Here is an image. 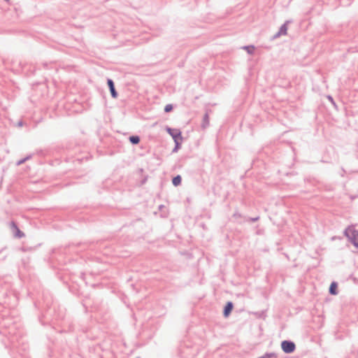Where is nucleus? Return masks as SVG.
I'll list each match as a JSON object with an SVG mask.
<instances>
[{"label":"nucleus","instance_id":"obj_1","mask_svg":"<svg viewBox=\"0 0 358 358\" xmlns=\"http://www.w3.org/2000/svg\"><path fill=\"white\" fill-rule=\"evenodd\" d=\"M344 235L348 241L356 248H358V230L353 227H348L344 231Z\"/></svg>","mask_w":358,"mask_h":358},{"label":"nucleus","instance_id":"obj_2","mask_svg":"<svg viewBox=\"0 0 358 358\" xmlns=\"http://www.w3.org/2000/svg\"><path fill=\"white\" fill-rule=\"evenodd\" d=\"M282 350L286 354H291L296 350L294 342L290 340H284L280 344Z\"/></svg>","mask_w":358,"mask_h":358},{"label":"nucleus","instance_id":"obj_3","mask_svg":"<svg viewBox=\"0 0 358 358\" xmlns=\"http://www.w3.org/2000/svg\"><path fill=\"white\" fill-rule=\"evenodd\" d=\"M166 131L172 137L173 141H180L183 139L182 132L178 129H174L167 126L166 127Z\"/></svg>","mask_w":358,"mask_h":358},{"label":"nucleus","instance_id":"obj_4","mask_svg":"<svg viewBox=\"0 0 358 358\" xmlns=\"http://www.w3.org/2000/svg\"><path fill=\"white\" fill-rule=\"evenodd\" d=\"M10 227L11 228L12 232L15 238H21L24 236V234L22 231L18 227L17 223L14 221H12L10 223Z\"/></svg>","mask_w":358,"mask_h":358},{"label":"nucleus","instance_id":"obj_5","mask_svg":"<svg viewBox=\"0 0 358 358\" xmlns=\"http://www.w3.org/2000/svg\"><path fill=\"white\" fill-rule=\"evenodd\" d=\"M107 85L112 98L116 99L118 96V93L115 90V83L111 78H107Z\"/></svg>","mask_w":358,"mask_h":358},{"label":"nucleus","instance_id":"obj_6","mask_svg":"<svg viewBox=\"0 0 358 358\" xmlns=\"http://www.w3.org/2000/svg\"><path fill=\"white\" fill-rule=\"evenodd\" d=\"M234 308V303L231 301H227L223 308V316L227 317L231 314Z\"/></svg>","mask_w":358,"mask_h":358},{"label":"nucleus","instance_id":"obj_7","mask_svg":"<svg viewBox=\"0 0 358 358\" xmlns=\"http://www.w3.org/2000/svg\"><path fill=\"white\" fill-rule=\"evenodd\" d=\"M329 293L331 295H336L338 294V283L335 281H333L329 288Z\"/></svg>","mask_w":358,"mask_h":358},{"label":"nucleus","instance_id":"obj_8","mask_svg":"<svg viewBox=\"0 0 358 358\" xmlns=\"http://www.w3.org/2000/svg\"><path fill=\"white\" fill-rule=\"evenodd\" d=\"M289 22H290V21L287 20V21L285 22L284 24H282L280 26V29L278 30L280 34H282V35H286L287 34V25H288V24Z\"/></svg>","mask_w":358,"mask_h":358},{"label":"nucleus","instance_id":"obj_9","mask_svg":"<svg viewBox=\"0 0 358 358\" xmlns=\"http://www.w3.org/2000/svg\"><path fill=\"white\" fill-rule=\"evenodd\" d=\"M129 141L132 145H138L141 141V138L138 135H131L129 137Z\"/></svg>","mask_w":358,"mask_h":358},{"label":"nucleus","instance_id":"obj_10","mask_svg":"<svg viewBox=\"0 0 358 358\" xmlns=\"http://www.w3.org/2000/svg\"><path fill=\"white\" fill-rule=\"evenodd\" d=\"M182 177L180 175H176L172 178V184L175 187H178L181 185Z\"/></svg>","mask_w":358,"mask_h":358},{"label":"nucleus","instance_id":"obj_11","mask_svg":"<svg viewBox=\"0 0 358 358\" xmlns=\"http://www.w3.org/2000/svg\"><path fill=\"white\" fill-rule=\"evenodd\" d=\"M209 125V116L208 113H205L202 120V128H206Z\"/></svg>","mask_w":358,"mask_h":358},{"label":"nucleus","instance_id":"obj_12","mask_svg":"<svg viewBox=\"0 0 358 358\" xmlns=\"http://www.w3.org/2000/svg\"><path fill=\"white\" fill-rule=\"evenodd\" d=\"M182 142V140L174 141L175 146L172 150L173 153L177 152L181 148Z\"/></svg>","mask_w":358,"mask_h":358},{"label":"nucleus","instance_id":"obj_13","mask_svg":"<svg viewBox=\"0 0 358 358\" xmlns=\"http://www.w3.org/2000/svg\"><path fill=\"white\" fill-rule=\"evenodd\" d=\"M249 55H252L255 52V47L253 45H245L243 48Z\"/></svg>","mask_w":358,"mask_h":358},{"label":"nucleus","instance_id":"obj_14","mask_svg":"<svg viewBox=\"0 0 358 358\" xmlns=\"http://www.w3.org/2000/svg\"><path fill=\"white\" fill-rule=\"evenodd\" d=\"M37 154L40 156L50 155L52 154L50 149L40 150L37 151Z\"/></svg>","mask_w":358,"mask_h":358},{"label":"nucleus","instance_id":"obj_15","mask_svg":"<svg viewBox=\"0 0 358 358\" xmlns=\"http://www.w3.org/2000/svg\"><path fill=\"white\" fill-rule=\"evenodd\" d=\"M31 157H32V155H28L25 157H24V158L20 159L19 161H17L16 162V165L20 166V165L24 164L27 160L30 159Z\"/></svg>","mask_w":358,"mask_h":358},{"label":"nucleus","instance_id":"obj_16","mask_svg":"<svg viewBox=\"0 0 358 358\" xmlns=\"http://www.w3.org/2000/svg\"><path fill=\"white\" fill-rule=\"evenodd\" d=\"M173 108L174 107H173V104L169 103L165 106L164 110L165 113H168L171 112L173 110Z\"/></svg>","mask_w":358,"mask_h":358},{"label":"nucleus","instance_id":"obj_17","mask_svg":"<svg viewBox=\"0 0 358 358\" xmlns=\"http://www.w3.org/2000/svg\"><path fill=\"white\" fill-rule=\"evenodd\" d=\"M305 182L310 183L313 185H315L316 183V180L313 178L308 177L304 179Z\"/></svg>","mask_w":358,"mask_h":358},{"label":"nucleus","instance_id":"obj_18","mask_svg":"<svg viewBox=\"0 0 358 358\" xmlns=\"http://www.w3.org/2000/svg\"><path fill=\"white\" fill-rule=\"evenodd\" d=\"M259 220V216H257V217H248L246 219V221L247 222H257Z\"/></svg>","mask_w":358,"mask_h":358},{"label":"nucleus","instance_id":"obj_19","mask_svg":"<svg viewBox=\"0 0 358 358\" xmlns=\"http://www.w3.org/2000/svg\"><path fill=\"white\" fill-rule=\"evenodd\" d=\"M327 98L334 105V106L336 107V104L334 101V99L331 95H328Z\"/></svg>","mask_w":358,"mask_h":358},{"label":"nucleus","instance_id":"obj_20","mask_svg":"<svg viewBox=\"0 0 358 358\" xmlns=\"http://www.w3.org/2000/svg\"><path fill=\"white\" fill-rule=\"evenodd\" d=\"M241 217H242L241 214L239 212H238V211L235 212L233 214V217H234L235 219H238V218H240Z\"/></svg>","mask_w":358,"mask_h":358},{"label":"nucleus","instance_id":"obj_21","mask_svg":"<svg viewBox=\"0 0 358 358\" xmlns=\"http://www.w3.org/2000/svg\"><path fill=\"white\" fill-rule=\"evenodd\" d=\"M280 36H282V34H280L279 31H278L277 33H275L272 37H271V39L272 40H274L278 37H280Z\"/></svg>","mask_w":358,"mask_h":358},{"label":"nucleus","instance_id":"obj_22","mask_svg":"<svg viewBox=\"0 0 358 358\" xmlns=\"http://www.w3.org/2000/svg\"><path fill=\"white\" fill-rule=\"evenodd\" d=\"M52 315V311H51V308H50L47 312L45 313V315H44V317H48V315Z\"/></svg>","mask_w":358,"mask_h":358},{"label":"nucleus","instance_id":"obj_23","mask_svg":"<svg viewBox=\"0 0 358 358\" xmlns=\"http://www.w3.org/2000/svg\"><path fill=\"white\" fill-rule=\"evenodd\" d=\"M24 125V122L22 120H20L17 123V127H22Z\"/></svg>","mask_w":358,"mask_h":358},{"label":"nucleus","instance_id":"obj_24","mask_svg":"<svg viewBox=\"0 0 358 358\" xmlns=\"http://www.w3.org/2000/svg\"><path fill=\"white\" fill-rule=\"evenodd\" d=\"M148 180V176H145L142 180L141 181V185H144Z\"/></svg>","mask_w":358,"mask_h":358},{"label":"nucleus","instance_id":"obj_25","mask_svg":"<svg viewBox=\"0 0 358 358\" xmlns=\"http://www.w3.org/2000/svg\"><path fill=\"white\" fill-rule=\"evenodd\" d=\"M180 350L181 356H183V355H182V354H185V353H186V352H185V348H184V347H181V348H180Z\"/></svg>","mask_w":358,"mask_h":358},{"label":"nucleus","instance_id":"obj_26","mask_svg":"<svg viewBox=\"0 0 358 358\" xmlns=\"http://www.w3.org/2000/svg\"><path fill=\"white\" fill-rule=\"evenodd\" d=\"M49 65H52V64H51V63H50V64H48V63H47V62H44V63H43V68H45V69H47V68L48 67V66H49Z\"/></svg>","mask_w":358,"mask_h":358},{"label":"nucleus","instance_id":"obj_27","mask_svg":"<svg viewBox=\"0 0 358 358\" xmlns=\"http://www.w3.org/2000/svg\"><path fill=\"white\" fill-rule=\"evenodd\" d=\"M342 171H343V173L341 174V176H343L345 171L343 168H342Z\"/></svg>","mask_w":358,"mask_h":358},{"label":"nucleus","instance_id":"obj_28","mask_svg":"<svg viewBox=\"0 0 358 358\" xmlns=\"http://www.w3.org/2000/svg\"><path fill=\"white\" fill-rule=\"evenodd\" d=\"M58 317L57 316H54V317L52 318V320H58Z\"/></svg>","mask_w":358,"mask_h":358},{"label":"nucleus","instance_id":"obj_29","mask_svg":"<svg viewBox=\"0 0 358 358\" xmlns=\"http://www.w3.org/2000/svg\"><path fill=\"white\" fill-rule=\"evenodd\" d=\"M78 161H82L83 159H77Z\"/></svg>","mask_w":358,"mask_h":358},{"label":"nucleus","instance_id":"obj_30","mask_svg":"<svg viewBox=\"0 0 358 358\" xmlns=\"http://www.w3.org/2000/svg\"><path fill=\"white\" fill-rule=\"evenodd\" d=\"M4 1H6V2H8V1H9V0H4Z\"/></svg>","mask_w":358,"mask_h":358},{"label":"nucleus","instance_id":"obj_31","mask_svg":"<svg viewBox=\"0 0 358 358\" xmlns=\"http://www.w3.org/2000/svg\"><path fill=\"white\" fill-rule=\"evenodd\" d=\"M136 358H141V357L138 356V357H136Z\"/></svg>","mask_w":358,"mask_h":358}]
</instances>
